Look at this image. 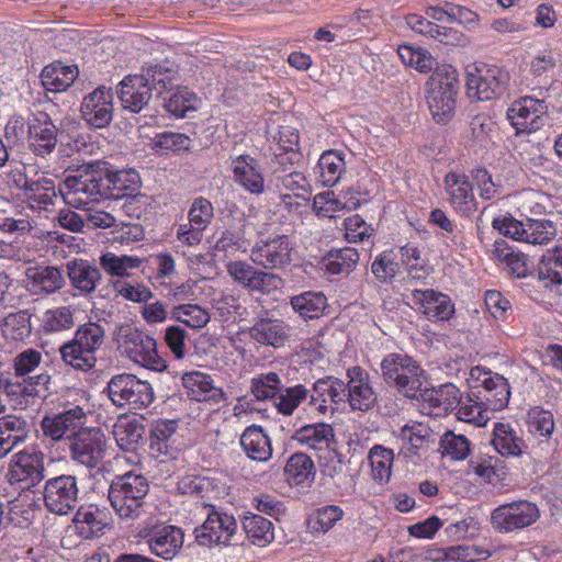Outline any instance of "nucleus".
I'll list each match as a JSON object with an SVG mask.
<instances>
[{"instance_id": "1", "label": "nucleus", "mask_w": 562, "mask_h": 562, "mask_svg": "<svg viewBox=\"0 0 562 562\" xmlns=\"http://www.w3.org/2000/svg\"><path fill=\"white\" fill-rule=\"evenodd\" d=\"M148 492L147 477L136 471H128L114 476L108 491V497L121 519L135 520L142 515Z\"/></svg>"}, {"instance_id": "2", "label": "nucleus", "mask_w": 562, "mask_h": 562, "mask_svg": "<svg viewBox=\"0 0 562 562\" xmlns=\"http://www.w3.org/2000/svg\"><path fill=\"white\" fill-rule=\"evenodd\" d=\"M383 381L396 389L405 397L418 400V394L426 384L424 369L412 357L393 352L385 356L380 364Z\"/></svg>"}, {"instance_id": "3", "label": "nucleus", "mask_w": 562, "mask_h": 562, "mask_svg": "<svg viewBox=\"0 0 562 562\" xmlns=\"http://www.w3.org/2000/svg\"><path fill=\"white\" fill-rule=\"evenodd\" d=\"M459 75L451 65L437 67L427 81V103L432 117L438 122L449 121L456 109L459 91Z\"/></svg>"}, {"instance_id": "4", "label": "nucleus", "mask_w": 562, "mask_h": 562, "mask_svg": "<svg viewBox=\"0 0 562 562\" xmlns=\"http://www.w3.org/2000/svg\"><path fill=\"white\" fill-rule=\"evenodd\" d=\"M113 337L119 348L123 349L133 362L155 371L166 369L165 360L158 355L156 340L133 324L117 325Z\"/></svg>"}, {"instance_id": "5", "label": "nucleus", "mask_w": 562, "mask_h": 562, "mask_svg": "<svg viewBox=\"0 0 562 562\" xmlns=\"http://www.w3.org/2000/svg\"><path fill=\"white\" fill-rule=\"evenodd\" d=\"M101 162L88 164L69 175L63 181L59 191L66 202L76 207L87 205L91 201L103 199Z\"/></svg>"}, {"instance_id": "6", "label": "nucleus", "mask_w": 562, "mask_h": 562, "mask_svg": "<svg viewBox=\"0 0 562 562\" xmlns=\"http://www.w3.org/2000/svg\"><path fill=\"white\" fill-rule=\"evenodd\" d=\"M106 393L111 402L119 408L144 409L155 398L151 384L131 373L113 375L108 382Z\"/></svg>"}, {"instance_id": "7", "label": "nucleus", "mask_w": 562, "mask_h": 562, "mask_svg": "<svg viewBox=\"0 0 562 562\" xmlns=\"http://www.w3.org/2000/svg\"><path fill=\"white\" fill-rule=\"evenodd\" d=\"M509 79V74L499 67H474L467 76L468 95L476 101L499 99L507 92Z\"/></svg>"}, {"instance_id": "8", "label": "nucleus", "mask_w": 562, "mask_h": 562, "mask_svg": "<svg viewBox=\"0 0 562 562\" xmlns=\"http://www.w3.org/2000/svg\"><path fill=\"white\" fill-rule=\"evenodd\" d=\"M540 512L536 504L517 501L496 507L491 515V525L501 533L524 529L538 520Z\"/></svg>"}, {"instance_id": "9", "label": "nucleus", "mask_w": 562, "mask_h": 562, "mask_svg": "<svg viewBox=\"0 0 562 562\" xmlns=\"http://www.w3.org/2000/svg\"><path fill=\"white\" fill-rule=\"evenodd\" d=\"M77 479L70 474H61L46 481L44 486V504L57 515H67L78 504Z\"/></svg>"}, {"instance_id": "10", "label": "nucleus", "mask_w": 562, "mask_h": 562, "mask_svg": "<svg viewBox=\"0 0 562 562\" xmlns=\"http://www.w3.org/2000/svg\"><path fill=\"white\" fill-rule=\"evenodd\" d=\"M207 517L202 526L195 528L196 541L205 547L213 544H229L237 530V522L233 515L207 505Z\"/></svg>"}, {"instance_id": "11", "label": "nucleus", "mask_w": 562, "mask_h": 562, "mask_svg": "<svg viewBox=\"0 0 562 562\" xmlns=\"http://www.w3.org/2000/svg\"><path fill=\"white\" fill-rule=\"evenodd\" d=\"M294 246L286 235H277L256 244L251 260L265 269H282L292 262Z\"/></svg>"}, {"instance_id": "12", "label": "nucleus", "mask_w": 562, "mask_h": 562, "mask_svg": "<svg viewBox=\"0 0 562 562\" xmlns=\"http://www.w3.org/2000/svg\"><path fill=\"white\" fill-rule=\"evenodd\" d=\"M104 448V435L98 428L79 430L69 445L72 460L87 468L98 465L103 459Z\"/></svg>"}, {"instance_id": "13", "label": "nucleus", "mask_w": 562, "mask_h": 562, "mask_svg": "<svg viewBox=\"0 0 562 562\" xmlns=\"http://www.w3.org/2000/svg\"><path fill=\"white\" fill-rule=\"evenodd\" d=\"M547 113L548 104L543 100L520 98L508 109L507 117L517 133H532L543 126Z\"/></svg>"}, {"instance_id": "14", "label": "nucleus", "mask_w": 562, "mask_h": 562, "mask_svg": "<svg viewBox=\"0 0 562 562\" xmlns=\"http://www.w3.org/2000/svg\"><path fill=\"white\" fill-rule=\"evenodd\" d=\"M347 378L346 402L350 408L359 412L372 409L376 404L378 395L370 383L369 373L361 367L355 366L347 370Z\"/></svg>"}, {"instance_id": "15", "label": "nucleus", "mask_w": 562, "mask_h": 562, "mask_svg": "<svg viewBox=\"0 0 562 562\" xmlns=\"http://www.w3.org/2000/svg\"><path fill=\"white\" fill-rule=\"evenodd\" d=\"M227 272L235 282L251 291L270 293L282 284L279 276L259 270L241 260L231 261Z\"/></svg>"}, {"instance_id": "16", "label": "nucleus", "mask_w": 562, "mask_h": 562, "mask_svg": "<svg viewBox=\"0 0 562 562\" xmlns=\"http://www.w3.org/2000/svg\"><path fill=\"white\" fill-rule=\"evenodd\" d=\"M86 423V414L79 406H75L52 416H45L41 426L44 435L58 441L64 438L72 440L76 434L82 429Z\"/></svg>"}, {"instance_id": "17", "label": "nucleus", "mask_w": 562, "mask_h": 562, "mask_svg": "<svg viewBox=\"0 0 562 562\" xmlns=\"http://www.w3.org/2000/svg\"><path fill=\"white\" fill-rule=\"evenodd\" d=\"M113 93L110 88L101 86L86 95L81 103L83 120L95 128L108 126L113 117Z\"/></svg>"}, {"instance_id": "18", "label": "nucleus", "mask_w": 562, "mask_h": 562, "mask_svg": "<svg viewBox=\"0 0 562 562\" xmlns=\"http://www.w3.org/2000/svg\"><path fill=\"white\" fill-rule=\"evenodd\" d=\"M106 166V162H101V170L104 172L102 177L103 199L120 200L134 196L139 189L138 172L133 169L112 171Z\"/></svg>"}, {"instance_id": "19", "label": "nucleus", "mask_w": 562, "mask_h": 562, "mask_svg": "<svg viewBox=\"0 0 562 562\" xmlns=\"http://www.w3.org/2000/svg\"><path fill=\"white\" fill-rule=\"evenodd\" d=\"M43 453H16L10 462L8 477L10 483H23L29 488L44 479Z\"/></svg>"}, {"instance_id": "20", "label": "nucleus", "mask_w": 562, "mask_h": 562, "mask_svg": "<svg viewBox=\"0 0 562 562\" xmlns=\"http://www.w3.org/2000/svg\"><path fill=\"white\" fill-rule=\"evenodd\" d=\"M234 181L251 194L265 192V178L260 162L250 155H240L233 159Z\"/></svg>"}, {"instance_id": "21", "label": "nucleus", "mask_w": 562, "mask_h": 562, "mask_svg": "<svg viewBox=\"0 0 562 562\" xmlns=\"http://www.w3.org/2000/svg\"><path fill=\"white\" fill-rule=\"evenodd\" d=\"M30 148L36 155H50L57 144V127L46 113H40L29 125Z\"/></svg>"}, {"instance_id": "22", "label": "nucleus", "mask_w": 562, "mask_h": 562, "mask_svg": "<svg viewBox=\"0 0 562 562\" xmlns=\"http://www.w3.org/2000/svg\"><path fill=\"white\" fill-rule=\"evenodd\" d=\"M412 302L429 319L448 321L454 313L450 297L435 290H414Z\"/></svg>"}, {"instance_id": "23", "label": "nucleus", "mask_w": 562, "mask_h": 562, "mask_svg": "<svg viewBox=\"0 0 562 562\" xmlns=\"http://www.w3.org/2000/svg\"><path fill=\"white\" fill-rule=\"evenodd\" d=\"M25 276L29 290L35 295L56 293L66 283L63 270L54 266L30 267Z\"/></svg>"}, {"instance_id": "24", "label": "nucleus", "mask_w": 562, "mask_h": 562, "mask_svg": "<svg viewBox=\"0 0 562 562\" xmlns=\"http://www.w3.org/2000/svg\"><path fill=\"white\" fill-rule=\"evenodd\" d=\"M347 386L345 382L338 378L328 375L318 379L313 384L310 395V405L314 406L319 413L325 414L327 411L326 403L329 401L334 404L346 402Z\"/></svg>"}, {"instance_id": "25", "label": "nucleus", "mask_w": 562, "mask_h": 562, "mask_svg": "<svg viewBox=\"0 0 562 562\" xmlns=\"http://www.w3.org/2000/svg\"><path fill=\"white\" fill-rule=\"evenodd\" d=\"M66 273L70 284L82 295L95 291L102 281L100 269L88 260L74 259L66 263Z\"/></svg>"}, {"instance_id": "26", "label": "nucleus", "mask_w": 562, "mask_h": 562, "mask_svg": "<svg viewBox=\"0 0 562 562\" xmlns=\"http://www.w3.org/2000/svg\"><path fill=\"white\" fill-rule=\"evenodd\" d=\"M151 88L139 75L127 76L120 83L119 98L124 109L139 113L151 99Z\"/></svg>"}, {"instance_id": "27", "label": "nucleus", "mask_w": 562, "mask_h": 562, "mask_svg": "<svg viewBox=\"0 0 562 562\" xmlns=\"http://www.w3.org/2000/svg\"><path fill=\"white\" fill-rule=\"evenodd\" d=\"M249 336L262 346L281 348L290 338V327L281 319L259 318L249 328Z\"/></svg>"}, {"instance_id": "28", "label": "nucleus", "mask_w": 562, "mask_h": 562, "mask_svg": "<svg viewBox=\"0 0 562 562\" xmlns=\"http://www.w3.org/2000/svg\"><path fill=\"white\" fill-rule=\"evenodd\" d=\"M154 554L165 560L172 559L183 544V533L175 526H162L151 530L148 539Z\"/></svg>"}, {"instance_id": "29", "label": "nucleus", "mask_w": 562, "mask_h": 562, "mask_svg": "<svg viewBox=\"0 0 562 562\" xmlns=\"http://www.w3.org/2000/svg\"><path fill=\"white\" fill-rule=\"evenodd\" d=\"M447 192L454 209L465 215L475 210L473 188L468 177L458 173H448L445 179Z\"/></svg>"}, {"instance_id": "30", "label": "nucleus", "mask_w": 562, "mask_h": 562, "mask_svg": "<svg viewBox=\"0 0 562 562\" xmlns=\"http://www.w3.org/2000/svg\"><path fill=\"white\" fill-rule=\"evenodd\" d=\"M29 435L27 422L15 415L0 417V459L24 442Z\"/></svg>"}, {"instance_id": "31", "label": "nucleus", "mask_w": 562, "mask_h": 562, "mask_svg": "<svg viewBox=\"0 0 562 562\" xmlns=\"http://www.w3.org/2000/svg\"><path fill=\"white\" fill-rule=\"evenodd\" d=\"M79 70L75 65H64L61 61H54L45 66L41 72V83L49 92H61L69 88Z\"/></svg>"}, {"instance_id": "32", "label": "nucleus", "mask_w": 562, "mask_h": 562, "mask_svg": "<svg viewBox=\"0 0 562 562\" xmlns=\"http://www.w3.org/2000/svg\"><path fill=\"white\" fill-rule=\"evenodd\" d=\"M493 256L496 260L505 263L509 272L517 278H525L531 274L533 263L529 258L520 252L515 251L512 246L504 239H496L493 244Z\"/></svg>"}, {"instance_id": "33", "label": "nucleus", "mask_w": 562, "mask_h": 562, "mask_svg": "<svg viewBox=\"0 0 562 562\" xmlns=\"http://www.w3.org/2000/svg\"><path fill=\"white\" fill-rule=\"evenodd\" d=\"M418 398L429 404V407L437 408L439 412L447 413L456 409L461 403V393L459 389L451 384H442L439 387L428 389L425 384Z\"/></svg>"}, {"instance_id": "34", "label": "nucleus", "mask_w": 562, "mask_h": 562, "mask_svg": "<svg viewBox=\"0 0 562 562\" xmlns=\"http://www.w3.org/2000/svg\"><path fill=\"white\" fill-rule=\"evenodd\" d=\"M240 445L247 456L255 461L265 462L272 456L270 438L260 426L247 427L240 437Z\"/></svg>"}, {"instance_id": "35", "label": "nucleus", "mask_w": 562, "mask_h": 562, "mask_svg": "<svg viewBox=\"0 0 562 562\" xmlns=\"http://www.w3.org/2000/svg\"><path fill=\"white\" fill-rule=\"evenodd\" d=\"M74 525L78 535L85 539H92L108 525L106 514L94 505L80 507L75 515Z\"/></svg>"}, {"instance_id": "36", "label": "nucleus", "mask_w": 562, "mask_h": 562, "mask_svg": "<svg viewBox=\"0 0 562 562\" xmlns=\"http://www.w3.org/2000/svg\"><path fill=\"white\" fill-rule=\"evenodd\" d=\"M315 465L304 452L293 453L284 467V476L290 485H311L315 479Z\"/></svg>"}, {"instance_id": "37", "label": "nucleus", "mask_w": 562, "mask_h": 562, "mask_svg": "<svg viewBox=\"0 0 562 562\" xmlns=\"http://www.w3.org/2000/svg\"><path fill=\"white\" fill-rule=\"evenodd\" d=\"M182 383L188 390V395L198 402L207 400L217 401L223 396L222 390L213 385L211 376L199 371L184 373Z\"/></svg>"}, {"instance_id": "38", "label": "nucleus", "mask_w": 562, "mask_h": 562, "mask_svg": "<svg viewBox=\"0 0 562 562\" xmlns=\"http://www.w3.org/2000/svg\"><path fill=\"white\" fill-rule=\"evenodd\" d=\"M292 439L311 449H322L323 446L329 447L335 440V431L326 423L307 424L296 429Z\"/></svg>"}, {"instance_id": "39", "label": "nucleus", "mask_w": 562, "mask_h": 562, "mask_svg": "<svg viewBox=\"0 0 562 562\" xmlns=\"http://www.w3.org/2000/svg\"><path fill=\"white\" fill-rule=\"evenodd\" d=\"M32 314L29 310H20L18 312L7 314L0 321V331L4 339L22 341L31 336Z\"/></svg>"}, {"instance_id": "40", "label": "nucleus", "mask_w": 562, "mask_h": 562, "mask_svg": "<svg viewBox=\"0 0 562 562\" xmlns=\"http://www.w3.org/2000/svg\"><path fill=\"white\" fill-rule=\"evenodd\" d=\"M158 97L164 92H171L175 86L177 71L166 64H156L144 67L139 75Z\"/></svg>"}, {"instance_id": "41", "label": "nucleus", "mask_w": 562, "mask_h": 562, "mask_svg": "<svg viewBox=\"0 0 562 562\" xmlns=\"http://www.w3.org/2000/svg\"><path fill=\"white\" fill-rule=\"evenodd\" d=\"M492 445L504 457H518L522 453L524 440L507 424H496L493 431Z\"/></svg>"}, {"instance_id": "42", "label": "nucleus", "mask_w": 562, "mask_h": 562, "mask_svg": "<svg viewBox=\"0 0 562 562\" xmlns=\"http://www.w3.org/2000/svg\"><path fill=\"white\" fill-rule=\"evenodd\" d=\"M291 306L305 319H315L323 315L327 299L322 292L307 291L291 297Z\"/></svg>"}, {"instance_id": "43", "label": "nucleus", "mask_w": 562, "mask_h": 562, "mask_svg": "<svg viewBox=\"0 0 562 562\" xmlns=\"http://www.w3.org/2000/svg\"><path fill=\"white\" fill-rule=\"evenodd\" d=\"M243 529L251 543L266 547L274 539L273 525L260 515L247 516L243 519Z\"/></svg>"}, {"instance_id": "44", "label": "nucleus", "mask_w": 562, "mask_h": 562, "mask_svg": "<svg viewBox=\"0 0 562 562\" xmlns=\"http://www.w3.org/2000/svg\"><path fill=\"white\" fill-rule=\"evenodd\" d=\"M100 266L111 277L124 278L130 276V270L137 269L143 263V259L136 256L122 255L113 252L103 254L100 257Z\"/></svg>"}, {"instance_id": "45", "label": "nucleus", "mask_w": 562, "mask_h": 562, "mask_svg": "<svg viewBox=\"0 0 562 562\" xmlns=\"http://www.w3.org/2000/svg\"><path fill=\"white\" fill-rule=\"evenodd\" d=\"M537 278L544 286L562 283V248L543 256L536 269Z\"/></svg>"}, {"instance_id": "46", "label": "nucleus", "mask_w": 562, "mask_h": 562, "mask_svg": "<svg viewBox=\"0 0 562 562\" xmlns=\"http://www.w3.org/2000/svg\"><path fill=\"white\" fill-rule=\"evenodd\" d=\"M24 195L29 201L37 203L40 207H46L54 203L57 196L54 181L43 177L34 181L26 180L23 184Z\"/></svg>"}, {"instance_id": "47", "label": "nucleus", "mask_w": 562, "mask_h": 562, "mask_svg": "<svg viewBox=\"0 0 562 562\" xmlns=\"http://www.w3.org/2000/svg\"><path fill=\"white\" fill-rule=\"evenodd\" d=\"M344 167L345 161L340 151H324L317 162L323 184L327 187L334 186L339 180Z\"/></svg>"}, {"instance_id": "48", "label": "nucleus", "mask_w": 562, "mask_h": 562, "mask_svg": "<svg viewBox=\"0 0 562 562\" xmlns=\"http://www.w3.org/2000/svg\"><path fill=\"white\" fill-rule=\"evenodd\" d=\"M359 261L357 249L345 247L329 251L326 269L331 274H349L355 270Z\"/></svg>"}, {"instance_id": "49", "label": "nucleus", "mask_w": 562, "mask_h": 562, "mask_svg": "<svg viewBox=\"0 0 562 562\" xmlns=\"http://www.w3.org/2000/svg\"><path fill=\"white\" fill-rule=\"evenodd\" d=\"M113 435L121 449L133 450L143 439L145 435V428L143 424L136 419L120 420L114 426Z\"/></svg>"}, {"instance_id": "50", "label": "nucleus", "mask_w": 562, "mask_h": 562, "mask_svg": "<svg viewBox=\"0 0 562 562\" xmlns=\"http://www.w3.org/2000/svg\"><path fill=\"white\" fill-rule=\"evenodd\" d=\"M59 351L63 361L77 370L88 371L92 369L97 362L95 356L81 348L78 342H76V339L64 344L59 348Z\"/></svg>"}, {"instance_id": "51", "label": "nucleus", "mask_w": 562, "mask_h": 562, "mask_svg": "<svg viewBox=\"0 0 562 562\" xmlns=\"http://www.w3.org/2000/svg\"><path fill=\"white\" fill-rule=\"evenodd\" d=\"M282 389L283 383L277 372L261 373L251 380V393L258 401L276 398Z\"/></svg>"}, {"instance_id": "52", "label": "nucleus", "mask_w": 562, "mask_h": 562, "mask_svg": "<svg viewBox=\"0 0 562 562\" xmlns=\"http://www.w3.org/2000/svg\"><path fill=\"white\" fill-rule=\"evenodd\" d=\"M555 224L550 220L528 218L525 222L524 243L542 245L549 243L555 235Z\"/></svg>"}, {"instance_id": "53", "label": "nucleus", "mask_w": 562, "mask_h": 562, "mask_svg": "<svg viewBox=\"0 0 562 562\" xmlns=\"http://www.w3.org/2000/svg\"><path fill=\"white\" fill-rule=\"evenodd\" d=\"M196 98L188 89L178 88L169 98H164V108L176 117H186L195 111Z\"/></svg>"}, {"instance_id": "54", "label": "nucleus", "mask_w": 562, "mask_h": 562, "mask_svg": "<svg viewBox=\"0 0 562 562\" xmlns=\"http://www.w3.org/2000/svg\"><path fill=\"white\" fill-rule=\"evenodd\" d=\"M369 459L374 480L380 482L389 481L394 459L393 451L380 445H375L370 449Z\"/></svg>"}, {"instance_id": "55", "label": "nucleus", "mask_w": 562, "mask_h": 562, "mask_svg": "<svg viewBox=\"0 0 562 562\" xmlns=\"http://www.w3.org/2000/svg\"><path fill=\"white\" fill-rule=\"evenodd\" d=\"M74 339L81 348L95 356L104 341V329L97 323H87L76 330Z\"/></svg>"}, {"instance_id": "56", "label": "nucleus", "mask_w": 562, "mask_h": 562, "mask_svg": "<svg viewBox=\"0 0 562 562\" xmlns=\"http://www.w3.org/2000/svg\"><path fill=\"white\" fill-rule=\"evenodd\" d=\"M177 430V423L175 420L155 422L150 429V449L160 454L169 452V439Z\"/></svg>"}, {"instance_id": "57", "label": "nucleus", "mask_w": 562, "mask_h": 562, "mask_svg": "<svg viewBox=\"0 0 562 562\" xmlns=\"http://www.w3.org/2000/svg\"><path fill=\"white\" fill-rule=\"evenodd\" d=\"M400 438L414 449H420L436 440L434 431L422 423H412L402 427Z\"/></svg>"}, {"instance_id": "58", "label": "nucleus", "mask_w": 562, "mask_h": 562, "mask_svg": "<svg viewBox=\"0 0 562 562\" xmlns=\"http://www.w3.org/2000/svg\"><path fill=\"white\" fill-rule=\"evenodd\" d=\"M172 317L191 328H202L210 322V314L196 304H183L176 306Z\"/></svg>"}, {"instance_id": "59", "label": "nucleus", "mask_w": 562, "mask_h": 562, "mask_svg": "<svg viewBox=\"0 0 562 562\" xmlns=\"http://www.w3.org/2000/svg\"><path fill=\"white\" fill-rule=\"evenodd\" d=\"M310 391L302 384L282 389L276 406L279 413L291 415L299 405L308 397Z\"/></svg>"}, {"instance_id": "60", "label": "nucleus", "mask_w": 562, "mask_h": 562, "mask_svg": "<svg viewBox=\"0 0 562 562\" xmlns=\"http://www.w3.org/2000/svg\"><path fill=\"white\" fill-rule=\"evenodd\" d=\"M42 353L38 350L29 348L18 353L12 360V368L15 378H26L40 369L42 363Z\"/></svg>"}, {"instance_id": "61", "label": "nucleus", "mask_w": 562, "mask_h": 562, "mask_svg": "<svg viewBox=\"0 0 562 562\" xmlns=\"http://www.w3.org/2000/svg\"><path fill=\"white\" fill-rule=\"evenodd\" d=\"M44 328L47 331H61L74 326V313L69 306L48 310L44 314Z\"/></svg>"}, {"instance_id": "62", "label": "nucleus", "mask_w": 562, "mask_h": 562, "mask_svg": "<svg viewBox=\"0 0 562 562\" xmlns=\"http://www.w3.org/2000/svg\"><path fill=\"white\" fill-rule=\"evenodd\" d=\"M440 447L443 454L450 456L453 460H464L470 453V442L463 435H454L447 431L440 439Z\"/></svg>"}, {"instance_id": "63", "label": "nucleus", "mask_w": 562, "mask_h": 562, "mask_svg": "<svg viewBox=\"0 0 562 562\" xmlns=\"http://www.w3.org/2000/svg\"><path fill=\"white\" fill-rule=\"evenodd\" d=\"M191 145L192 140L189 138V136L175 132L157 134L151 140V146L154 149H167L177 153L189 150Z\"/></svg>"}, {"instance_id": "64", "label": "nucleus", "mask_w": 562, "mask_h": 562, "mask_svg": "<svg viewBox=\"0 0 562 562\" xmlns=\"http://www.w3.org/2000/svg\"><path fill=\"white\" fill-rule=\"evenodd\" d=\"M443 557L449 561L476 562L488 558L490 553L476 546H451L443 550Z\"/></svg>"}]
</instances>
